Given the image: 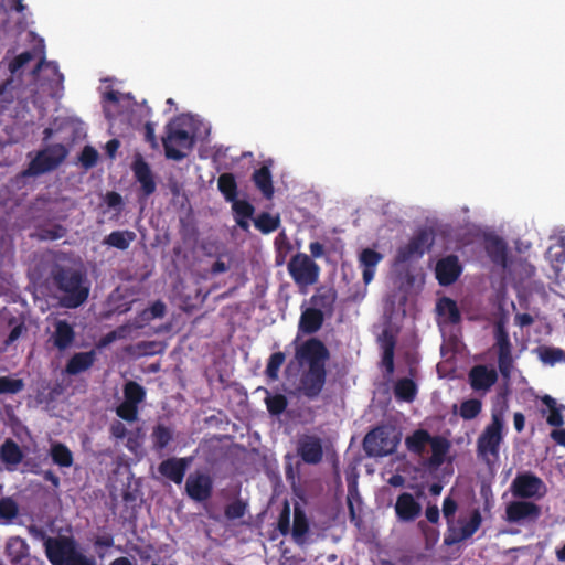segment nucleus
<instances>
[{"instance_id":"1","label":"nucleus","mask_w":565,"mask_h":565,"mask_svg":"<svg viewBox=\"0 0 565 565\" xmlns=\"http://www.w3.org/2000/svg\"><path fill=\"white\" fill-rule=\"evenodd\" d=\"M295 355L300 363L308 364V370L300 380L302 393L309 398H315L324 386L326 363L330 358V352L320 339L310 338L297 348Z\"/></svg>"},{"instance_id":"2","label":"nucleus","mask_w":565,"mask_h":565,"mask_svg":"<svg viewBox=\"0 0 565 565\" xmlns=\"http://www.w3.org/2000/svg\"><path fill=\"white\" fill-rule=\"evenodd\" d=\"M52 279L56 289L62 292L60 305L63 308L75 309L87 300L90 285L82 271L71 267H57L52 271Z\"/></svg>"},{"instance_id":"3","label":"nucleus","mask_w":565,"mask_h":565,"mask_svg":"<svg viewBox=\"0 0 565 565\" xmlns=\"http://www.w3.org/2000/svg\"><path fill=\"white\" fill-rule=\"evenodd\" d=\"M503 429L504 418L502 413L492 412L491 422L477 439V456L488 466L493 465L499 459L500 446L504 438Z\"/></svg>"},{"instance_id":"4","label":"nucleus","mask_w":565,"mask_h":565,"mask_svg":"<svg viewBox=\"0 0 565 565\" xmlns=\"http://www.w3.org/2000/svg\"><path fill=\"white\" fill-rule=\"evenodd\" d=\"M194 136L182 128L179 119L170 121L166 126V136L162 138L164 154L168 159L183 160L194 147Z\"/></svg>"},{"instance_id":"5","label":"nucleus","mask_w":565,"mask_h":565,"mask_svg":"<svg viewBox=\"0 0 565 565\" xmlns=\"http://www.w3.org/2000/svg\"><path fill=\"white\" fill-rule=\"evenodd\" d=\"M399 438L387 426H376L363 439V450L367 457H385L395 452Z\"/></svg>"},{"instance_id":"6","label":"nucleus","mask_w":565,"mask_h":565,"mask_svg":"<svg viewBox=\"0 0 565 565\" xmlns=\"http://www.w3.org/2000/svg\"><path fill=\"white\" fill-rule=\"evenodd\" d=\"M68 150L62 143L47 146L38 152L29 166V173L32 175L43 174L56 169L67 157Z\"/></svg>"},{"instance_id":"7","label":"nucleus","mask_w":565,"mask_h":565,"mask_svg":"<svg viewBox=\"0 0 565 565\" xmlns=\"http://www.w3.org/2000/svg\"><path fill=\"white\" fill-rule=\"evenodd\" d=\"M288 271L298 286H310L319 278V266L307 255L298 253L288 263Z\"/></svg>"},{"instance_id":"8","label":"nucleus","mask_w":565,"mask_h":565,"mask_svg":"<svg viewBox=\"0 0 565 565\" xmlns=\"http://www.w3.org/2000/svg\"><path fill=\"white\" fill-rule=\"evenodd\" d=\"M513 497L519 499H540L546 493V486L543 480L533 472L518 473L511 483Z\"/></svg>"},{"instance_id":"9","label":"nucleus","mask_w":565,"mask_h":565,"mask_svg":"<svg viewBox=\"0 0 565 565\" xmlns=\"http://www.w3.org/2000/svg\"><path fill=\"white\" fill-rule=\"evenodd\" d=\"M434 244V234L431 231L422 230L416 233L409 242L399 247L396 256V264H404L415 258L422 257L426 250Z\"/></svg>"},{"instance_id":"10","label":"nucleus","mask_w":565,"mask_h":565,"mask_svg":"<svg viewBox=\"0 0 565 565\" xmlns=\"http://www.w3.org/2000/svg\"><path fill=\"white\" fill-rule=\"evenodd\" d=\"M131 170L136 181L140 184L138 199L140 202L146 201L157 190L154 174L141 154L135 156Z\"/></svg>"},{"instance_id":"11","label":"nucleus","mask_w":565,"mask_h":565,"mask_svg":"<svg viewBox=\"0 0 565 565\" xmlns=\"http://www.w3.org/2000/svg\"><path fill=\"white\" fill-rule=\"evenodd\" d=\"M185 493L195 502L209 500L213 493V478L199 470L190 473L185 481Z\"/></svg>"},{"instance_id":"12","label":"nucleus","mask_w":565,"mask_h":565,"mask_svg":"<svg viewBox=\"0 0 565 565\" xmlns=\"http://www.w3.org/2000/svg\"><path fill=\"white\" fill-rule=\"evenodd\" d=\"M541 507L525 499L510 502L505 508V520L510 523L535 522L541 515Z\"/></svg>"},{"instance_id":"13","label":"nucleus","mask_w":565,"mask_h":565,"mask_svg":"<svg viewBox=\"0 0 565 565\" xmlns=\"http://www.w3.org/2000/svg\"><path fill=\"white\" fill-rule=\"evenodd\" d=\"M45 554L52 565H67L70 558L76 551L71 539H52L45 541Z\"/></svg>"},{"instance_id":"14","label":"nucleus","mask_w":565,"mask_h":565,"mask_svg":"<svg viewBox=\"0 0 565 565\" xmlns=\"http://www.w3.org/2000/svg\"><path fill=\"white\" fill-rule=\"evenodd\" d=\"M297 455L307 465H318L323 458L322 439L316 435L305 434L297 440Z\"/></svg>"},{"instance_id":"15","label":"nucleus","mask_w":565,"mask_h":565,"mask_svg":"<svg viewBox=\"0 0 565 565\" xmlns=\"http://www.w3.org/2000/svg\"><path fill=\"white\" fill-rule=\"evenodd\" d=\"M193 461V457H171L162 460L158 466V471L161 476L174 482L181 484L186 470Z\"/></svg>"},{"instance_id":"16","label":"nucleus","mask_w":565,"mask_h":565,"mask_svg":"<svg viewBox=\"0 0 565 565\" xmlns=\"http://www.w3.org/2000/svg\"><path fill=\"white\" fill-rule=\"evenodd\" d=\"M6 554L12 565H39L38 559L30 554L29 544L20 536L7 541Z\"/></svg>"},{"instance_id":"17","label":"nucleus","mask_w":565,"mask_h":565,"mask_svg":"<svg viewBox=\"0 0 565 565\" xmlns=\"http://www.w3.org/2000/svg\"><path fill=\"white\" fill-rule=\"evenodd\" d=\"M394 511L399 522L411 523L420 516L422 504L412 493L403 492L396 499Z\"/></svg>"},{"instance_id":"18","label":"nucleus","mask_w":565,"mask_h":565,"mask_svg":"<svg viewBox=\"0 0 565 565\" xmlns=\"http://www.w3.org/2000/svg\"><path fill=\"white\" fill-rule=\"evenodd\" d=\"M461 271L462 267L456 255H448L439 259L435 268L436 279L441 286L454 284L461 275Z\"/></svg>"},{"instance_id":"19","label":"nucleus","mask_w":565,"mask_h":565,"mask_svg":"<svg viewBox=\"0 0 565 565\" xmlns=\"http://www.w3.org/2000/svg\"><path fill=\"white\" fill-rule=\"evenodd\" d=\"M468 381L471 388L476 392H488L498 381L495 369L479 364L470 369Z\"/></svg>"},{"instance_id":"20","label":"nucleus","mask_w":565,"mask_h":565,"mask_svg":"<svg viewBox=\"0 0 565 565\" xmlns=\"http://www.w3.org/2000/svg\"><path fill=\"white\" fill-rule=\"evenodd\" d=\"M53 326L54 331L51 333L49 341L58 351H65L75 340L74 327L66 320H56Z\"/></svg>"},{"instance_id":"21","label":"nucleus","mask_w":565,"mask_h":565,"mask_svg":"<svg viewBox=\"0 0 565 565\" xmlns=\"http://www.w3.org/2000/svg\"><path fill=\"white\" fill-rule=\"evenodd\" d=\"M338 292L333 287L321 286L310 298L313 309H319L324 315L331 316L334 311Z\"/></svg>"},{"instance_id":"22","label":"nucleus","mask_w":565,"mask_h":565,"mask_svg":"<svg viewBox=\"0 0 565 565\" xmlns=\"http://www.w3.org/2000/svg\"><path fill=\"white\" fill-rule=\"evenodd\" d=\"M324 321V313L319 309L312 307L306 308L301 311L298 322V332L302 334H313L318 332Z\"/></svg>"},{"instance_id":"23","label":"nucleus","mask_w":565,"mask_h":565,"mask_svg":"<svg viewBox=\"0 0 565 565\" xmlns=\"http://www.w3.org/2000/svg\"><path fill=\"white\" fill-rule=\"evenodd\" d=\"M383 259V255L372 248H364L359 255V265L362 268V279L369 285L375 275L379 263Z\"/></svg>"},{"instance_id":"24","label":"nucleus","mask_w":565,"mask_h":565,"mask_svg":"<svg viewBox=\"0 0 565 565\" xmlns=\"http://www.w3.org/2000/svg\"><path fill=\"white\" fill-rule=\"evenodd\" d=\"M97 358L95 350L78 352L70 358L66 363L65 372L70 375H77L93 366Z\"/></svg>"},{"instance_id":"25","label":"nucleus","mask_w":565,"mask_h":565,"mask_svg":"<svg viewBox=\"0 0 565 565\" xmlns=\"http://www.w3.org/2000/svg\"><path fill=\"white\" fill-rule=\"evenodd\" d=\"M23 458L22 449L13 439L7 438L0 446V460L6 465L7 469H15Z\"/></svg>"},{"instance_id":"26","label":"nucleus","mask_w":565,"mask_h":565,"mask_svg":"<svg viewBox=\"0 0 565 565\" xmlns=\"http://www.w3.org/2000/svg\"><path fill=\"white\" fill-rule=\"evenodd\" d=\"M232 211L234 215V220L237 226L244 232L249 231V218L253 217L255 213V207L252 203L246 200H238L231 202Z\"/></svg>"},{"instance_id":"27","label":"nucleus","mask_w":565,"mask_h":565,"mask_svg":"<svg viewBox=\"0 0 565 565\" xmlns=\"http://www.w3.org/2000/svg\"><path fill=\"white\" fill-rule=\"evenodd\" d=\"M486 252L493 264L502 267L507 266L508 250L502 238L494 236L487 239Z\"/></svg>"},{"instance_id":"28","label":"nucleus","mask_w":565,"mask_h":565,"mask_svg":"<svg viewBox=\"0 0 565 565\" xmlns=\"http://www.w3.org/2000/svg\"><path fill=\"white\" fill-rule=\"evenodd\" d=\"M429 445L431 447V456L427 460V466L437 468L444 463L450 448V443L445 437L433 436Z\"/></svg>"},{"instance_id":"29","label":"nucleus","mask_w":565,"mask_h":565,"mask_svg":"<svg viewBox=\"0 0 565 565\" xmlns=\"http://www.w3.org/2000/svg\"><path fill=\"white\" fill-rule=\"evenodd\" d=\"M252 180L265 199L270 200L273 198L274 185L269 167L262 166L259 169L255 170Z\"/></svg>"},{"instance_id":"30","label":"nucleus","mask_w":565,"mask_h":565,"mask_svg":"<svg viewBox=\"0 0 565 565\" xmlns=\"http://www.w3.org/2000/svg\"><path fill=\"white\" fill-rule=\"evenodd\" d=\"M309 533V522L305 514V512L299 509L295 508L294 511V524L291 529V535L294 542L299 545L303 546L307 543L306 535Z\"/></svg>"},{"instance_id":"31","label":"nucleus","mask_w":565,"mask_h":565,"mask_svg":"<svg viewBox=\"0 0 565 565\" xmlns=\"http://www.w3.org/2000/svg\"><path fill=\"white\" fill-rule=\"evenodd\" d=\"M382 341V365L387 374H393L395 370L394 365V352L396 340L395 337L388 331H384L381 338Z\"/></svg>"},{"instance_id":"32","label":"nucleus","mask_w":565,"mask_h":565,"mask_svg":"<svg viewBox=\"0 0 565 565\" xmlns=\"http://www.w3.org/2000/svg\"><path fill=\"white\" fill-rule=\"evenodd\" d=\"M431 435L425 429H417L412 435L405 438V446L408 451L423 456L426 451V446L430 444Z\"/></svg>"},{"instance_id":"33","label":"nucleus","mask_w":565,"mask_h":565,"mask_svg":"<svg viewBox=\"0 0 565 565\" xmlns=\"http://www.w3.org/2000/svg\"><path fill=\"white\" fill-rule=\"evenodd\" d=\"M458 523L461 525L460 526V536L458 539L451 540L450 542H462V541L470 539L481 526V523H482L481 513L478 509H475L471 512L469 520L465 521L462 519H459Z\"/></svg>"},{"instance_id":"34","label":"nucleus","mask_w":565,"mask_h":565,"mask_svg":"<svg viewBox=\"0 0 565 565\" xmlns=\"http://www.w3.org/2000/svg\"><path fill=\"white\" fill-rule=\"evenodd\" d=\"M393 392L396 399L411 403L416 398L417 385L412 379L403 377L396 381Z\"/></svg>"},{"instance_id":"35","label":"nucleus","mask_w":565,"mask_h":565,"mask_svg":"<svg viewBox=\"0 0 565 565\" xmlns=\"http://www.w3.org/2000/svg\"><path fill=\"white\" fill-rule=\"evenodd\" d=\"M135 239L136 234L132 231H114L104 238L103 244L120 250H125Z\"/></svg>"},{"instance_id":"36","label":"nucleus","mask_w":565,"mask_h":565,"mask_svg":"<svg viewBox=\"0 0 565 565\" xmlns=\"http://www.w3.org/2000/svg\"><path fill=\"white\" fill-rule=\"evenodd\" d=\"M174 433L173 429L163 424H158L152 428L151 439H152V448L157 451H161L168 447V445L173 440Z\"/></svg>"},{"instance_id":"37","label":"nucleus","mask_w":565,"mask_h":565,"mask_svg":"<svg viewBox=\"0 0 565 565\" xmlns=\"http://www.w3.org/2000/svg\"><path fill=\"white\" fill-rule=\"evenodd\" d=\"M217 188L225 201L233 202L237 199V182L233 173H222L217 179Z\"/></svg>"},{"instance_id":"38","label":"nucleus","mask_w":565,"mask_h":565,"mask_svg":"<svg viewBox=\"0 0 565 565\" xmlns=\"http://www.w3.org/2000/svg\"><path fill=\"white\" fill-rule=\"evenodd\" d=\"M253 221L255 227L262 234H270L277 231L281 223L279 214L273 215L268 212L259 213Z\"/></svg>"},{"instance_id":"39","label":"nucleus","mask_w":565,"mask_h":565,"mask_svg":"<svg viewBox=\"0 0 565 565\" xmlns=\"http://www.w3.org/2000/svg\"><path fill=\"white\" fill-rule=\"evenodd\" d=\"M50 456L52 461L62 468H70L74 462L72 451L62 443H55L51 446Z\"/></svg>"},{"instance_id":"40","label":"nucleus","mask_w":565,"mask_h":565,"mask_svg":"<svg viewBox=\"0 0 565 565\" xmlns=\"http://www.w3.org/2000/svg\"><path fill=\"white\" fill-rule=\"evenodd\" d=\"M266 396L264 398L268 413L273 416H280L288 406V399L282 394H271L267 388H264Z\"/></svg>"},{"instance_id":"41","label":"nucleus","mask_w":565,"mask_h":565,"mask_svg":"<svg viewBox=\"0 0 565 565\" xmlns=\"http://www.w3.org/2000/svg\"><path fill=\"white\" fill-rule=\"evenodd\" d=\"M439 315L447 316L448 322L457 324L461 321V313L457 302L448 297L441 298L437 303Z\"/></svg>"},{"instance_id":"42","label":"nucleus","mask_w":565,"mask_h":565,"mask_svg":"<svg viewBox=\"0 0 565 565\" xmlns=\"http://www.w3.org/2000/svg\"><path fill=\"white\" fill-rule=\"evenodd\" d=\"M539 358L544 364L555 365L565 363V350L555 347H540L537 349Z\"/></svg>"},{"instance_id":"43","label":"nucleus","mask_w":565,"mask_h":565,"mask_svg":"<svg viewBox=\"0 0 565 565\" xmlns=\"http://www.w3.org/2000/svg\"><path fill=\"white\" fill-rule=\"evenodd\" d=\"M124 401L139 405L146 398V390L139 383L129 381L124 386Z\"/></svg>"},{"instance_id":"44","label":"nucleus","mask_w":565,"mask_h":565,"mask_svg":"<svg viewBox=\"0 0 565 565\" xmlns=\"http://www.w3.org/2000/svg\"><path fill=\"white\" fill-rule=\"evenodd\" d=\"M497 353L499 354H511V342L508 331L502 323H498L494 330Z\"/></svg>"},{"instance_id":"45","label":"nucleus","mask_w":565,"mask_h":565,"mask_svg":"<svg viewBox=\"0 0 565 565\" xmlns=\"http://www.w3.org/2000/svg\"><path fill=\"white\" fill-rule=\"evenodd\" d=\"M482 411V403L480 399L470 398L460 404L459 415L465 420L475 419Z\"/></svg>"},{"instance_id":"46","label":"nucleus","mask_w":565,"mask_h":565,"mask_svg":"<svg viewBox=\"0 0 565 565\" xmlns=\"http://www.w3.org/2000/svg\"><path fill=\"white\" fill-rule=\"evenodd\" d=\"M286 360V355L284 352L278 351L273 353L267 362L265 373L270 380H277L278 373Z\"/></svg>"},{"instance_id":"47","label":"nucleus","mask_w":565,"mask_h":565,"mask_svg":"<svg viewBox=\"0 0 565 565\" xmlns=\"http://www.w3.org/2000/svg\"><path fill=\"white\" fill-rule=\"evenodd\" d=\"M248 505L241 499L226 504L224 515L228 521H234L243 518L247 512Z\"/></svg>"},{"instance_id":"48","label":"nucleus","mask_w":565,"mask_h":565,"mask_svg":"<svg viewBox=\"0 0 565 565\" xmlns=\"http://www.w3.org/2000/svg\"><path fill=\"white\" fill-rule=\"evenodd\" d=\"M19 513V507L17 502L10 498L0 499V519L6 521H12Z\"/></svg>"},{"instance_id":"49","label":"nucleus","mask_w":565,"mask_h":565,"mask_svg":"<svg viewBox=\"0 0 565 565\" xmlns=\"http://www.w3.org/2000/svg\"><path fill=\"white\" fill-rule=\"evenodd\" d=\"M24 387L21 379H11L9 376H0V394H17Z\"/></svg>"},{"instance_id":"50","label":"nucleus","mask_w":565,"mask_h":565,"mask_svg":"<svg viewBox=\"0 0 565 565\" xmlns=\"http://www.w3.org/2000/svg\"><path fill=\"white\" fill-rule=\"evenodd\" d=\"M98 160V152L92 146H85L79 154V162L85 169H90L96 166Z\"/></svg>"},{"instance_id":"51","label":"nucleus","mask_w":565,"mask_h":565,"mask_svg":"<svg viewBox=\"0 0 565 565\" xmlns=\"http://www.w3.org/2000/svg\"><path fill=\"white\" fill-rule=\"evenodd\" d=\"M117 415L127 420L134 422L137 419L138 405L124 401L116 411Z\"/></svg>"},{"instance_id":"52","label":"nucleus","mask_w":565,"mask_h":565,"mask_svg":"<svg viewBox=\"0 0 565 565\" xmlns=\"http://www.w3.org/2000/svg\"><path fill=\"white\" fill-rule=\"evenodd\" d=\"M166 313V305L161 300L154 301L149 308L141 312L142 320L150 321L156 318H162Z\"/></svg>"},{"instance_id":"53","label":"nucleus","mask_w":565,"mask_h":565,"mask_svg":"<svg viewBox=\"0 0 565 565\" xmlns=\"http://www.w3.org/2000/svg\"><path fill=\"white\" fill-rule=\"evenodd\" d=\"M126 327H119L105 335H103L99 341L97 342L96 347L98 349H103L108 347L110 343L115 342L116 340L124 339L126 337Z\"/></svg>"},{"instance_id":"54","label":"nucleus","mask_w":565,"mask_h":565,"mask_svg":"<svg viewBox=\"0 0 565 565\" xmlns=\"http://www.w3.org/2000/svg\"><path fill=\"white\" fill-rule=\"evenodd\" d=\"M34 57L33 53L30 51H25L17 55L9 64V70L11 73H17L24 65H26Z\"/></svg>"},{"instance_id":"55","label":"nucleus","mask_w":565,"mask_h":565,"mask_svg":"<svg viewBox=\"0 0 565 565\" xmlns=\"http://www.w3.org/2000/svg\"><path fill=\"white\" fill-rule=\"evenodd\" d=\"M277 529L281 535L290 532V509L288 503L285 504L278 516Z\"/></svg>"},{"instance_id":"56","label":"nucleus","mask_w":565,"mask_h":565,"mask_svg":"<svg viewBox=\"0 0 565 565\" xmlns=\"http://www.w3.org/2000/svg\"><path fill=\"white\" fill-rule=\"evenodd\" d=\"M498 366L501 375L509 380L511 376V372L513 369V359L511 354H499L498 355Z\"/></svg>"},{"instance_id":"57","label":"nucleus","mask_w":565,"mask_h":565,"mask_svg":"<svg viewBox=\"0 0 565 565\" xmlns=\"http://www.w3.org/2000/svg\"><path fill=\"white\" fill-rule=\"evenodd\" d=\"M458 510V503L451 497H446L443 501V514L447 523L454 521V516Z\"/></svg>"},{"instance_id":"58","label":"nucleus","mask_w":565,"mask_h":565,"mask_svg":"<svg viewBox=\"0 0 565 565\" xmlns=\"http://www.w3.org/2000/svg\"><path fill=\"white\" fill-rule=\"evenodd\" d=\"M105 202L109 209H114L117 211V215L122 212L124 200L122 196L115 191L107 192L105 196Z\"/></svg>"},{"instance_id":"59","label":"nucleus","mask_w":565,"mask_h":565,"mask_svg":"<svg viewBox=\"0 0 565 565\" xmlns=\"http://www.w3.org/2000/svg\"><path fill=\"white\" fill-rule=\"evenodd\" d=\"M418 526L424 534L426 545H435L438 542L439 531L437 529L428 526L424 521H420Z\"/></svg>"},{"instance_id":"60","label":"nucleus","mask_w":565,"mask_h":565,"mask_svg":"<svg viewBox=\"0 0 565 565\" xmlns=\"http://www.w3.org/2000/svg\"><path fill=\"white\" fill-rule=\"evenodd\" d=\"M565 408L563 405H559L551 411H548V415L546 417V422L550 426L561 427L564 424V416L562 414V409Z\"/></svg>"},{"instance_id":"61","label":"nucleus","mask_w":565,"mask_h":565,"mask_svg":"<svg viewBox=\"0 0 565 565\" xmlns=\"http://www.w3.org/2000/svg\"><path fill=\"white\" fill-rule=\"evenodd\" d=\"M114 536L111 534L99 535L94 540V547L97 551V555L99 558L105 557V553L100 552V547H111L114 546Z\"/></svg>"},{"instance_id":"62","label":"nucleus","mask_w":565,"mask_h":565,"mask_svg":"<svg viewBox=\"0 0 565 565\" xmlns=\"http://www.w3.org/2000/svg\"><path fill=\"white\" fill-rule=\"evenodd\" d=\"M447 525H448V529H447V533L444 536V544L446 546H452L455 544H458L459 542H450V541L454 539H458L460 536V527H457L454 524V521L450 523H447Z\"/></svg>"},{"instance_id":"63","label":"nucleus","mask_w":565,"mask_h":565,"mask_svg":"<svg viewBox=\"0 0 565 565\" xmlns=\"http://www.w3.org/2000/svg\"><path fill=\"white\" fill-rule=\"evenodd\" d=\"M145 140L150 145L152 149H158L154 124L151 121H148L145 125Z\"/></svg>"},{"instance_id":"64","label":"nucleus","mask_w":565,"mask_h":565,"mask_svg":"<svg viewBox=\"0 0 565 565\" xmlns=\"http://www.w3.org/2000/svg\"><path fill=\"white\" fill-rule=\"evenodd\" d=\"M110 434L116 439H124L127 437L128 430L121 422L116 420L110 425Z\"/></svg>"}]
</instances>
